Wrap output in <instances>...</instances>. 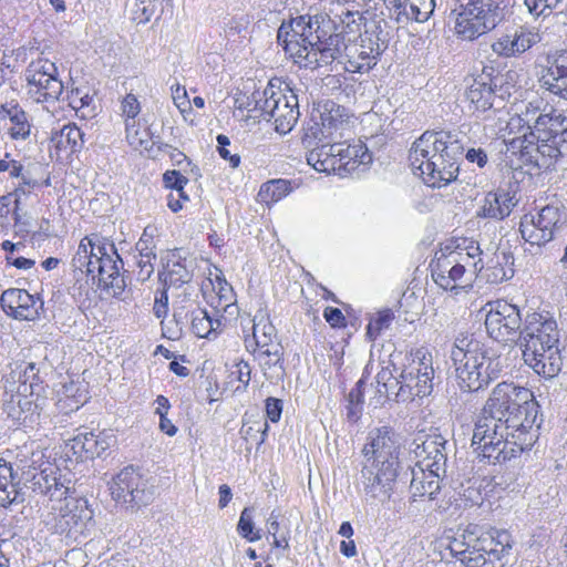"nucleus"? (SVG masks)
I'll return each instance as SVG.
<instances>
[{"mask_svg":"<svg viewBox=\"0 0 567 567\" xmlns=\"http://www.w3.org/2000/svg\"><path fill=\"white\" fill-rule=\"evenodd\" d=\"M539 404L533 392L513 383H498L475 423L472 445L488 463H504L530 449L538 436Z\"/></svg>","mask_w":567,"mask_h":567,"instance_id":"nucleus-1","label":"nucleus"},{"mask_svg":"<svg viewBox=\"0 0 567 567\" xmlns=\"http://www.w3.org/2000/svg\"><path fill=\"white\" fill-rule=\"evenodd\" d=\"M537 111L538 107L529 103L527 120L514 115L507 121L509 133L523 131V135L509 140L506 151L517 155L524 165L551 171L567 156V115L548 104L534 117Z\"/></svg>","mask_w":567,"mask_h":567,"instance_id":"nucleus-2","label":"nucleus"},{"mask_svg":"<svg viewBox=\"0 0 567 567\" xmlns=\"http://www.w3.org/2000/svg\"><path fill=\"white\" fill-rule=\"evenodd\" d=\"M277 40L291 56L317 69L329 65L341 52L342 35L329 13L310 8L306 14L282 22Z\"/></svg>","mask_w":567,"mask_h":567,"instance_id":"nucleus-3","label":"nucleus"},{"mask_svg":"<svg viewBox=\"0 0 567 567\" xmlns=\"http://www.w3.org/2000/svg\"><path fill=\"white\" fill-rule=\"evenodd\" d=\"M464 147L455 131H425L409 152L415 175L427 186L442 188L456 181Z\"/></svg>","mask_w":567,"mask_h":567,"instance_id":"nucleus-4","label":"nucleus"},{"mask_svg":"<svg viewBox=\"0 0 567 567\" xmlns=\"http://www.w3.org/2000/svg\"><path fill=\"white\" fill-rule=\"evenodd\" d=\"M400 447L399 435L392 427L381 426L369 432L362 450L364 463L359 481L367 503H383L391 497L400 476Z\"/></svg>","mask_w":567,"mask_h":567,"instance_id":"nucleus-5","label":"nucleus"},{"mask_svg":"<svg viewBox=\"0 0 567 567\" xmlns=\"http://www.w3.org/2000/svg\"><path fill=\"white\" fill-rule=\"evenodd\" d=\"M455 377L463 391L476 392L498 378L499 363L486 355L483 344L473 334L461 332L451 350Z\"/></svg>","mask_w":567,"mask_h":567,"instance_id":"nucleus-6","label":"nucleus"},{"mask_svg":"<svg viewBox=\"0 0 567 567\" xmlns=\"http://www.w3.org/2000/svg\"><path fill=\"white\" fill-rule=\"evenodd\" d=\"M455 32L462 40L473 41L494 30L509 14L513 0H460Z\"/></svg>","mask_w":567,"mask_h":567,"instance_id":"nucleus-7","label":"nucleus"},{"mask_svg":"<svg viewBox=\"0 0 567 567\" xmlns=\"http://www.w3.org/2000/svg\"><path fill=\"white\" fill-rule=\"evenodd\" d=\"M43 453L19 452L16 466L20 470V485L23 484L34 493L48 495L50 501H62L72 491L71 481L58 474V468L50 463H42Z\"/></svg>","mask_w":567,"mask_h":567,"instance_id":"nucleus-8","label":"nucleus"},{"mask_svg":"<svg viewBox=\"0 0 567 567\" xmlns=\"http://www.w3.org/2000/svg\"><path fill=\"white\" fill-rule=\"evenodd\" d=\"M252 111L257 113L256 117L274 121L275 128L280 134L289 133L300 115L298 96L288 84L285 90H276L269 83L262 95L255 101Z\"/></svg>","mask_w":567,"mask_h":567,"instance_id":"nucleus-9","label":"nucleus"},{"mask_svg":"<svg viewBox=\"0 0 567 567\" xmlns=\"http://www.w3.org/2000/svg\"><path fill=\"white\" fill-rule=\"evenodd\" d=\"M55 502L43 516L44 526L53 534L78 540L93 517L87 501L71 497L69 494L62 501Z\"/></svg>","mask_w":567,"mask_h":567,"instance_id":"nucleus-10","label":"nucleus"},{"mask_svg":"<svg viewBox=\"0 0 567 567\" xmlns=\"http://www.w3.org/2000/svg\"><path fill=\"white\" fill-rule=\"evenodd\" d=\"M110 491L116 503L132 509L148 505L155 494L154 485L133 466L124 467L113 478Z\"/></svg>","mask_w":567,"mask_h":567,"instance_id":"nucleus-11","label":"nucleus"},{"mask_svg":"<svg viewBox=\"0 0 567 567\" xmlns=\"http://www.w3.org/2000/svg\"><path fill=\"white\" fill-rule=\"evenodd\" d=\"M28 94L38 103H54L63 93L55 64L47 59L32 61L24 72Z\"/></svg>","mask_w":567,"mask_h":567,"instance_id":"nucleus-12","label":"nucleus"},{"mask_svg":"<svg viewBox=\"0 0 567 567\" xmlns=\"http://www.w3.org/2000/svg\"><path fill=\"white\" fill-rule=\"evenodd\" d=\"M557 321L548 312L528 313L523 329L519 331L517 344L523 355H530L546 346L559 344Z\"/></svg>","mask_w":567,"mask_h":567,"instance_id":"nucleus-13","label":"nucleus"},{"mask_svg":"<svg viewBox=\"0 0 567 567\" xmlns=\"http://www.w3.org/2000/svg\"><path fill=\"white\" fill-rule=\"evenodd\" d=\"M485 327L488 336L497 342H516L519 338L522 317L519 309L505 300L487 305Z\"/></svg>","mask_w":567,"mask_h":567,"instance_id":"nucleus-14","label":"nucleus"},{"mask_svg":"<svg viewBox=\"0 0 567 567\" xmlns=\"http://www.w3.org/2000/svg\"><path fill=\"white\" fill-rule=\"evenodd\" d=\"M434 369L432 358L423 355L417 362L413 361L400 373L401 385L395 392V401H409L414 396H425L433 389Z\"/></svg>","mask_w":567,"mask_h":567,"instance_id":"nucleus-15","label":"nucleus"},{"mask_svg":"<svg viewBox=\"0 0 567 567\" xmlns=\"http://www.w3.org/2000/svg\"><path fill=\"white\" fill-rule=\"evenodd\" d=\"M542 41V34L534 27L519 25L502 34L491 45L499 58H518Z\"/></svg>","mask_w":567,"mask_h":567,"instance_id":"nucleus-16","label":"nucleus"},{"mask_svg":"<svg viewBox=\"0 0 567 567\" xmlns=\"http://www.w3.org/2000/svg\"><path fill=\"white\" fill-rule=\"evenodd\" d=\"M173 318L179 331L190 319L192 331L198 338H215L224 328L221 317H212L206 309L199 307H194L192 310H185L184 307L174 308Z\"/></svg>","mask_w":567,"mask_h":567,"instance_id":"nucleus-17","label":"nucleus"},{"mask_svg":"<svg viewBox=\"0 0 567 567\" xmlns=\"http://www.w3.org/2000/svg\"><path fill=\"white\" fill-rule=\"evenodd\" d=\"M0 303L3 311L17 320H34L43 301L24 289L10 288L2 292Z\"/></svg>","mask_w":567,"mask_h":567,"instance_id":"nucleus-18","label":"nucleus"},{"mask_svg":"<svg viewBox=\"0 0 567 567\" xmlns=\"http://www.w3.org/2000/svg\"><path fill=\"white\" fill-rule=\"evenodd\" d=\"M431 272L434 282L444 290L471 287L474 280L463 265L451 261L444 254L431 265Z\"/></svg>","mask_w":567,"mask_h":567,"instance_id":"nucleus-19","label":"nucleus"},{"mask_svg":"<svg viewBox=\"0 0 567 567\" xmlns=\"http://www.w3.org/2000/svg\"><path fill=\"white\" fill-rule=\"evenodd\" d=\"M446 473L435 471L433 468H425V466L415 464L414 467H409L401 476H410V492L412 497H427L429 499H435L436 495L441 489V482L445 477Z\"/></svg>","mask_w":567,"mask_h":567,"instance_id":"nucleus-20","label":"nucleus"},{"mask_svg":"<svg viewBox=\"0 0 567 567\" xmlns=\"http://www.w3.org/2000/svg\"><path fill=\"white\" fill-rule=\"evenodd\" d=\"M446 439L440 433L434 432L426 435L421 444H416L414 450L416 457L420 458L416 464L446 473Z\"/></svg>","mask_w":567,"mask_h":567,"instance_id":"nucleus-21","label":"nucleus"},{"mask_svg":"<svg viewBox=\"0 0 567 567\" xmlns=\"http://www.w3.org/2000/svg\"><path fill=\"white\" fill-rule=\"evenodd\" d=\"M95 274H97L100 284L110 288L113 291L115 298H121L126 288V281L124 276L121 274L123 268V260L115 250V254L106 255L94 259Z\"/></svg>","mask_w":567,"mask_h":567,"instance_id":"nucleus-22","label":"nucleus"},{"mask_svg":"<svg viewBox=\"0 0 567 567\" xmlns=\"http://www.w3.org/2000/svg\"><path fill=\"white\" fill-rule=\"evenodd\" d=\"M517 204L516 192L498 187L486 193L477 216L486 219L503 220L511 215Z\"/></svg>","mask_w":567,"mask_h":567,"instance_id":"nucleus-23","label":"nucleus"},{"mask_svg":"<svg viewBox=\"0 0 567 567\" xmlns=\"http://www.w3.org/2000/svg\"><path fill=\"white\" fill-rule=\"evenodd\" d=\"M44 175V166L40 163L28 162L19 178L13 183L12 195H16V209L13 212V219L18 223L21 218L20 210L22 197L28 196L33 189L41 187L42 177Z\"/></svg>","mask_w":567,"mask_h":567,"instance_id":"nucleus-24","label":"nucleus"},{"mask_svg":"<svg viewBox=\"0 0 567 567\" xmlns=\"http://www.w3.org/2000/svg\"><path fill=\"white\" fill-rule=\"evenodd\" d=\"M23 493L20 487V470L13 462L0 458V507L22 503Z\"/></svg>","mask_w":567,"mask_h":567,"instance_id":"nucleus-25","label":"nucleus"},{"mask_svg":"<svg viewBox=\"0 0 567 567\" xmlns=\"http://www.w3.org/2000/svg\"><path fill=\"white\" fill-rule=\"evenodd\" d=\"M523 360L534 372L545 379H553L558 375L563 367L559 344L540 348L539 351H536V354L523 355Z\"/></svg>","mask_w":567,"mask_h":567,"instance_id":"nucleus-26","label":"nucleus"},{"mask_svg":"<svg viewBox=\"0 0 567 567\" xmlns=\"http://www.w3.org/2000/svg\"><path fill=\"white\" fill-rule=\"evenodd\" d=\"M543 223L542 233H536L534 226H525L527 236L532 239V245L542 246L554 238V231L561 219L563 206L558 204H548L537 214Z\"/></svg>","mask_w":567,"mask_h":567,"instance_id":"nucleus-27","label":"nucleus"},{"mask_svg":"<svg viewBox=\"0 0 567 567\" xmlns=\"http://www.w3.org/2000/svg\"><path fill=\"white\" fill-rule=\"evenodd\" d=\"M477 548L476 550H483L489 553V549L496 550L497 556L503 555V559H508L512 554L514 539L509 532L506 529H489L484 530L480 527L477 532Z\"/></svg>","mask_w":567,"mask_h":567,"instance_id":"nucleus-28","label":"nucleus"},{"mask_svg":"<svg viewBox=\"0 0 567 567\" xmlns=\"http://www.w3.org/2000/svg\"><path fill=\"white\" fill-rule=\"evenodd\" d=\"M477 532H480V526L468 525L462 533H457L447 545L451 555L458 559L465 567L468 556L477 551Z\"/></svg>","mask_w":567,"mask_h":567,"instance_id":"nucleus-29","label":"nucleus"},{"mask_svg":"<svg viewBox=\"0 0 567 567\" xmlns=\"http://www.w3.org/2000/svg\"><path fill=\"white\" fill-rule=\"evenodd\" d=\"M192 278L193 272L188 269L185 260L176 259L175 255H173L171 259H167L166 264L163 265V270L158 271V279L166 289L169 287H182L188 284Z\"/></svg>","mask_w":567,"mask_h":567,"instance_id":"nucleus-30","label":"nucleus"},{"mask_svg":"<svg viewBox=\"0 0 567 567\" xmlns=\"http://www.w3.org/2000/svg\"><path fill=\"white\" fill-rule=\"evenodd\" d=\"M492 80L486 82L484 76L475 79L466 91V99L475 106L476 111H487L492 109L494 101V87Z\"/></svg>","mask_w":567,"mask_h":567,"instance_id":"nucleus-31","label":"nucleus"},{"mask_svg":"<svg viewBox=\"0 0 567 567\" xmlns=\"http://www.w3.org/2000/svg\"><path fill=\"white\" fill-rule=\"evenodd\" d=\"M83 133L73 123L63 125L59 131L51 135V144L56 151L75 152L82 147Z\"/></svg>","mask_w":567,"mask_h":567,"instance_id":"nucleus-32","label":"nucleus"},{"mask_svg":"<svg viewBox=\"0 0 567 567\" xmlns=\"http://www.w3.org/2000/svg\"><path fill=\"white\" fill-rule=\"evenodd\" d=\"M547 62L549 65L543 68L538 78V83L542 89H544V81H547V78L550 80L554 78V82H560L567 79V50H560L554 54H549Z\"/></svg>","mask_w":567,"mask_h":567,"instance_id":"nucleus-33","label":"nucleus"},{"mask_svg":"<svg viewBox=\"0 0 567 567\" xmlns=\"http://www.w3.org/2000/svg\"><path fill=\"white\" fill-rule=\"evenodd\" d=\"M285 351L271 354L256 353L255 358L268 380H282L285 375Z\"/></svg>","mask_w":567,"mask_h":567,"instance_id":"nucleus-34","label":"nucleus"},{"mask_svg":"<svg viewBox=\"0 0 567 567\" xmlns=\"http://www.w3.org/2000/svg\"><path fill=\"white\" fill-rule=\"evenodd\" d=\"M290 182L286 179H272L264 183L257 194L260 203L270 205L277 203L290 193Z\"/></svg>","mask_w":567,"mask_h":567,"instance_id":"nucleus-35","label":"nucleus"},{"mask_svg":"<svg viewBox=\"0 0 567 567\" xmlns=\"http://www.w3.org/2000/svg\"><path fill=\"white\" fill-rule=\"evenodd\" d=\"M375 29L377 30L372 32L365 30L364 34L361 35V43L359 47L363 49L365 58L378 59L388 48L385 35L383 34L381 27L377 25Z\"/></svg>","mask_w":567,"mask_h":567,"instance_id":"nucleus-36","label":"nucleus"},{"mask_svg":"<svg viewBox=\"0 0 567 567\" xmlns=\"http://www.w3.org/2000/svg\"><path fill=\"white\" fill-rule=\"evenodd\" d=\"M344 112V107L336 104L334 102H327L324 104V110L321 113V121L323 128L329 134L347 123V115Z\"/></svg>","mask_w":567,"mask_h":567,"instance_id":"nucleus-37","label":"nucleus"},{"mask_svg":"<svg viewBox=\"0 0 567 567\" xmlns=\"http://www.w3.org/2000/svg\"><path fill=\"white\" fill-rule=\"evenodd\" d=\"M434 0H405V10H401L408 19L425 22L434 12Z\"/></svg>","mask_w":567,"mask_h":567,"instance_id":"nucleus-38","label":"nucleus"},{"mask_svg":"<svg viewBox=\"0 0 567 567\" xmlns=\"http://www.w3.org/2000/svg\"><path fill=\"white\" fill-rule=\"evenodd\" d=\"M262 337L266 340H271L274 338H278V334L269 318L264 313H259L252 319V340H248V343H260L262 341Z\"/></svg>","mask_w":567,"mask_h":567,"instance_id":"nucleus-39","label":"nucleus"},{"mask_svg":"<svg viewBox=\"0 0 567 567\" xmlns=\"http://www.w3.org/2000/svg\"><path fill=\"white\" fill-rule=\"evenodd\" d=\"M508 559H503V555L497 556L496 550L489 549V553L477 550L466 560V567H506Z\"/></svg>","mask_w":567,"mask_h":567,"instance_id":"nucleus-40","label":"nucleus"},{"mask_svg":"<svg viewBox=\"0 0 567 567\" xmlns=\"http://www.w3.org/2000/svg\"><path fill=\"white\" fill-rule=\"evenodd\" d=\"M365 385V380L361 378L357 383L355 386L349 392L347 400H348V413L347 416L350 421H358L362 413V405H363V388Z\"/></svg>","mask_w":567,"mask_h":567,"instance_id":"nucleus-41","label":"nucleus"},{"mask_svg":"<svg viewBox=\"0 0 567 567\" xmlns=\"http://www.w3.org/2000/svg\"><path fill=\"white\" fill-rule=\"evenodd\" d=\"M238 534L248 542H257L261 538L260 532L255 528L254 508L245 507L237 524Z\"/></svg>","mask_w":567,"mask_h":567,"instance_id":"nucleus-42","label":"nucleus"},{"mask_svg":"<svg viewBox=\"0 0 567 567\" xmlns=\"http://www.w3.org/2000/svg\"><path fill=\"white\" fill-rule=\"evenodd\" d=\"M10 121L12 123L10 135L13 140H25L30 135L31 126L27 113L22 109L11 111Z\"/></svg>","mask_w":567,"mask_h":567,"instance_id":"nucleus-43","label":"nucleus"},{"mask_svg":"<svg viewBox=\"0 0 567 567\" xmlns=\"http://www.w3.org/2000/svg\"><path fill=\"white\" fill-rule=\"evenodd\" d=\"M445 257H447L451 261L463 265L464 270L472 275L474 278L476 277L477 272L482 271L483 269L482 259H472V257L464 252L460 246L457 247V250L451 251L449 255H445Z\"/></svg>","mask_w":567,"mask_h":567,"instance_id":"nucleus-44","label":"nucleus"},{"mask_svg":"<svg viewBox=\"0 0 567 567\" xmlns=\"http://www.w3.org/2000/svg\"><path fill=\"white\" fill-rule=\"evenodd\" d=\"M394 319V313L391 309H385L378 312L377 317L372 319L367 327V336L370 340H374L382 330L388 329Z\"/></svg>","mask_w":567,"mask_h":567,"instance_id":"nucleus-45","label":"nucleus"},{"mask_svg":"<svg viewBox=\"0 0 567 567\" xmlns=\"http://www.w3.org/2000/svg\"><path fill=\"white\" fill-rule=\"evenodd\" d=\"M348 71L363 73L371 70L377 64L375 58H365L363 49L355 48V52L348 60Z\"/></svg>","mask_w":567,"mask_h":567,"instance_id":"nucleus-46","label":"nucleus"},{"mask_svg":"<svg viewBox=\"0 0 567 567\" xmlns=\"http://www.w3.org/2000/svg\"><path fill=\"white\" fill-rule=\"evenodd\" d=\"M396 367L394 364H390L381 369V371L377 374V383H384L388 388V392L390 396L395 398V392H398L401 382L400 377H394V372H396Z\"/></svg>","mask_w":567,"mask_h":567,"instance_id":"nucleus-47","label":"nucleus"},{"mask_svg":"<svg viewBox=\"0 0 567 567\" xmlns=\"http://www.w3.org/2000/svg\"><path fill=\"white\" fill-rule=\"evenodd\" d=\"M154 13V6L152 0H134L132 7V19L138 23L144 24L148 22Z\"/></svg>","mask_w":567,"mask_h":567,"instance_id":"nucleus-48","label":"nucleus"},{"mask_svg":"<svg viewBox=\"0 0 567 567\" xmlns=\"http://www.w3.org/2000/svg\"><path fill=\"white\" fill-rule=\"evenodd\" d=\"M135 264L138 268L137 270V280L145 282L151 278L154 272V261L156 260V255H143L137 256L134 255Z\"/></svg>","mask_w":567,"mask_h":567,"instance_id":"nucleus-49","label":"nucleus"},{"mask_svg":"<svg viewBox=\"0 0 567 567\" xmlns=\"http://www.w3.org/2000/svg\"><path fill=\"white\" fill-rule=\"evenodd\" d=\"M245 343H246V348L249 350L250 348L252 349V352L256 354V353H262L264 355L265 354H271V353H277V352H280V351H285L284 350V347L281 344V341L279 340V338H274L271 340H266L264 337H262V341L259 343H248V340L246 339L245 340Z\"/></svg>","mask_w":567,"mask_h":567,"instance_id":"nucleus-50","label":"nucleus"},{"mask_svg":"<svg viewBox=\"0 0 567 567\" xmlns=\"http://www.w3.org/2000/svg\"><path fill=\"white\" fill-rule=\"evenodd\" d=\"M86 439L87 458L101 457L110 446L105 437L96 436L91 432H86Z\"/></svg>","mask_w":567,"mask_h":567,"instance_id":"nucleus-51","label":"nucleus"},{"mask_svg":"<svg viewBox=\"0 0 567 567\" xmlns=\"http://www.w3.org/2000/svg\"><path fill=\"white\" fill-rule=\"evenodd\" d=\"M563 0H525L528 11L536 16H548Z\"/></svg>","mask_w":567,"mask_h":567,"instance_id":"nucleus-52","label":"nucleus"},{"mask_svg":"<svg viewBox=\"0 0 567 567\" xmlns=\"http://www.w3.org/2000/svg\"><path fill=\"white\" fill-rule=\"evenodd\" d=\"M344 151L347 152V162L350 164H368L372 161L371 154L362 144L346 145Z\"/></svg>","mask_w":567,"mask_h":567,"instance_id":"nucleus-53","label":"nucleus"},{"mask_svg":"<svg viewBox=\"0 0 567 567\" xmlns=\"http://www.w3.org/2000/svg\"><path fill=\"white\" fill-rule=\"evenodd\" d=\"M86 433H80L66 442V449L78 458H87Z\"/></svg>","mask_w":567,"mask_h":567,"instance_id":"nucleus-54","label":"nucleus"},{"mask_svg":"<svg viewBox=\"0 0 567 567\" xmlns=\"http://www.w3.org/2000/svg\"><path fill=\"white\" fill-rule=\"evenodd\" d=\"M164 185L172 190H182L188 183V179L179 171H167L163 175Z\"/></svg>","mask_w":567,"mask_h":567,"instance_id":"nucleus-55","label":"nucleus"},{"mask_svg":"<svg viewBox=\"0 0 567 567\" xmlns=\"http://www.w3.org/2000/svg\"><path fill=\"white\" fill-rule=\"evenodd\" d=\"M24 165L22 162L11 158L10 154H6L4 158L0 159V172L8 173L10 178L17 181Z\"/></svg>","mask_w":567,"mask_h":567,"instance_id":"nucleus-56","label":"nucleus"},{"mask_svg":"<svg viewBox=\"0 0 567 567\" xmlns=\"http://www.w3.org/2000/svg\"><path fill=\"white\" fill-rule=\"evenodd\" d=\"M66 99L69 101V105L74 110H80L86 107L93 101V97L89 93H83L81 89L72 90Z\"/></svg>","mask_w":567,"mask_h":567,"instance_id":"nucleus-57","label":"nucleus"},{"mask_svg":"<svg viewBox=\"0 0 567 567\" xmlns=\"http://www.w3.org/2000/svg\"><path fill=\"white\" fill-rule=\"evenodd\" d=\"M72 266L80 270L81 272H85L86 275H92L95 277V266L94 260L90 255H74L72 258Z\"/></svg>","mask_w":567,"mask_h":567,"instance_id":"nucleus-58","label":"nucleus"},{"mask_svg":"<svg viewBox=\"0 0 567 567\" xmlns=\"http://www.w3.org/2000/svg\"><path fill=\"white\" fill-rule=\"evenodd\" d=\"M341 23L349 29L350 32H354L353 27H359L364 19V17L359 12V10H347L342 12L340 16Z\"/></svg>","mask_w":567,"mask_h":567,"instance_id":"nucleus-59","label":"nucleus"},{"mask_svg":"<svg viewBox=\"0 0 567 567\" xmlns=\"http://www.w3.org/2000/svg\"><path fill=\"white\" fill-rule=\"evenodd\" d=\"M316 150H317V153H320V159H321V162L319 163V165L317 167V171L324 172V173H330V172L337 171V168H338L337 159H331L329 157V153L327 152L326 146L321 145L320 147H317Z\"/></svg>","mask_w":567,"mask_h":567,"instance_id":"nucleus-60","label":"nucleus"},{"mask_svg":"<svg viewBox=\"0 0 567 567\" xmlns=\"http://www.w3.org/2000/svg\"><path fill=\"white\" fill-rule=\"evenodd\" d=\"M323 317L333 328H341L346 326V318L339 308L327 307L324 309Z\"/></svg>","mask_w":567,"mask_h":567,"instance_id":"nucleus-61","label":"nucleus"},{"mask_svg":"<svg viewBox=\"0 0 567 567\" xmlns=\"http://www.w3.org/2000/svg\"><path fill=\"white\" fill-rule=\"evenodd\" d=\"M282 412V402L279 399L268 398L266 400V414L267 417L276 423L280 420Z\"/></svg>","mask_w":567,"mask_h":567,"instance_id":"nucleus-62","label":"nucleus"},{"mask_svg":"<svg viewBox=\"0 0 567 567\" xmlns=\"http://www.w3.org/2000/svg\"><path fill=\"white\" fill-rule=\"evenodd\" d=\"M544 90L567 100V79L560 82H554V78H551V80L547 78V81H544Z\"/></svg>","mask_w":567,"mask_h":567,"instance_id":"nucleus-63","label":"nucleus"},{"mask_svg":"<svg viewBox=\"0 0 567 567\" xmlns=\"http://www.w3.org/2000/svg\"><path fill=\"white\" fill-rule=\"evenodd\" d=\"M140 103L135 95L127 94L122 102V111L128 118H134L140 113Z\"/></svg>","mask_w":567,"mask_h":567,"instance_id":"nucleus-64","label":"nucleus"}]
</instances>
